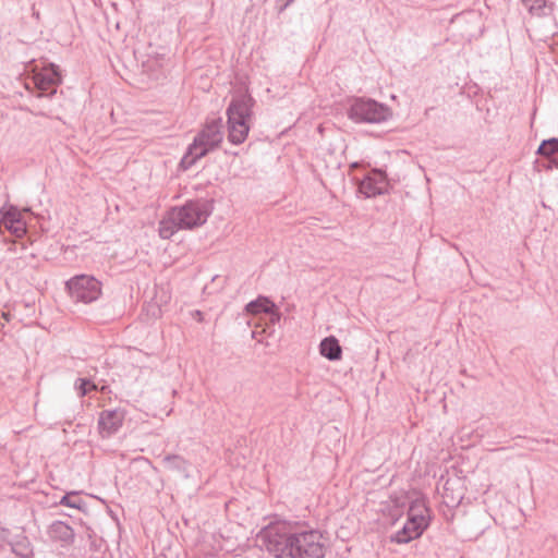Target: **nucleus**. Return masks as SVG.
Here are the masks:
<instances>
[{"label": "nucleus", "instance_id": "nucleus-1", "mask_svg": "<svg viewBox=\"0 0 558 558\" xmlns=\"http://www.w3.org/2000/svg\"><path fill=\"white\" fill-rule=\"evenodd\" d=\"M275 558H324L323 534L316 530L292 532L286 524H269L258 534Z\"/></svg>", "mask_w": 558, "mask_h": 558}, {"label": "nucleus", "instance_id": "nucleus-2", "mask_svg": "<svg viewBox=\"0 0 558 558\" xmlns=\"http://www.w3.org/2000/svg\"><path fill=\"white\" fill-rule=\"evenodd\" d=\"M222 119L220 117L207 118L204 128L194 137L187 151L181 159L183 169L191 168L198 159L214 150L222 142Z\"/></svg>", "mask_w": 558, "mask_h": 558}, {"label": "nucleus", "instance_id": "nucleus-3", "mask_svg": "<svg viewBox=\"0 0 558 558\" xmlns=\"http://www.w3.org/2000/svg\"><path fill=\"white\" fill-rule=\"evenodd\" d=\"M255 99L250 94L232 98L227 108L228 140L234 145L244 143L250 132L248 121L253 114Z\"/></svg>", "mask_w": 558, "mask_h": 558}, {"label": "nucleus", "instance_id": "nucleus-4", "mask_svg": "<svg viewBox=\"0 0 558 558\" xmlns=\"http://www.w3.org/2000/svg\"><path fill=\"white\" fill-rule=\"evenodd\" d=\"M429 509L424 498L411 501L408 510V519L402 529L390 536V542L408 544L418 538L429 525Z\"/></svg>", "mask_w": 558, "mask_h": 558}, {"label": "nucleus", "instance_id": "nucleus-5", "mask_svg": "<svg viewBox=\"0 0 558 558\" xmlns=\"http://www.w3.org/2000/svg\"><path fill=\"white\" fill-rule=\"evenodd\" d=\"M172 216L184 230H193L203 226L214 210L213 199H189L182 206L172 207Z\"/></svg>", "mask_w": 558, "mask_h": 558}, {"label": "nucleus", "instance_id": "nucleus-6", "mask_svg": "<svg viewBox=\"0 0 558 558\" xmlns=\"http://www.w3.org/2000/svg\"><path fill=\"white\" fill-rule=\"evenodd\" d=\"M391 116L387 105L371 98H356L349 109V118L357 123H380Z\"/></svg>", "mask_w": 558, "mask_h": 558}, {"label": "nucleus", "instance_id": "nucleus-7", "mask_svg": "<svg viewBox=\"0 0 558 558\" xmlns=\"http://www.w3.org/2000/svg\"><path fill=\"white\" fill-rule=\"evenodd\" d=\"M65 286L75 302L92 303L101 295V282L94 276H74L66 281Z\"/></svg>", "mask_w": 558, "mask_h": 558}, {"label": "nucleus", "instance_id": "nucleus-8", "mask_svg": "<svg viewBox=\"0 0 558 558\" xmlns=\"http://www.w3.org/2000/svg\"><path fill=\"white\" fill-rule=\"evenodd\" d=\"M33 83L39 92L38 97H52L57 93V87L62 83L59 66L54 63H48L40 71L34 73Z\"/></svg>", "mask_w": 558, "mask_h": 558}, {"label": "nucleus", "instance_id": "nucleus-9", "mask_svg": "<svg viewBox=\"0 0 558 558\" xmlns=\"http://www.w3.org/2000/svg\"><path fill=\"white\" fill-rule=\"evenodd\" d=\"M125 418V411L123 409L102 410L99 413L97 427L101 438H110L116 435Z\"/></svg>", "mask_w": 558, "mask_h": 558}, {"label": "nucleus", "instance_id": "nucleus-10", "mask_svg": "<svg viewBox=\"0 0 558 558\" xmlns=\"http://www.w3.org/2000/svg\"><path fill=\"white\" fill-rule=\"evenodd\" d=\"M388 187L386 173L381 169H374L360 182L359 192L371 198L387 193Z\"/></svg>", "mask_w": 558, "mask_h": 558}, {"label": "nucleus", "instance_id": "nucleus-11", "mask_svg": "<svg viewBox=\"0 0 558 558\" xmlns=\"http://www.w3.org/2000/svg\"><path fill=\"white\" fill-rule=\"evenodd\" d=\"M0 216V226H3L16 238H22L26 233V222L15 206L9 205L1 207Z\"/></svg>", "mask_w": 558, "mask_h": 558}, {"label": "nucleus", "instance_id": "nucleus-12", "mask_svg": "<svg viewBox=\"0 0 558 558\" xmlns=\"http://www.w3.org/2000/svg\"><path fill=\"white\" fill-rule=\"evenodd\" d=\"M536 154L547 159V165H544L546 169H551L553 167L558 169V138L551 137L549 140H544L538 146Z\"/></svg>", "mask_w": 558, "mask_h": 558}, {"label": "nucleus", "instance_id": "nucleus-13", "mask_svg": "<svg viewBox=\"0 0 558 558\" xmlns=\"http://www.w3.org/2000/svg\"><path fill=\"white\" fill-rule=\"evenodd\" d=\"M48 534L51 539L62 542L64 545L72 544L75 536L73 529L62 521L52 522L49 526Z\"/></svg>", "mask_w": 558, "mask_h": 558}, {"label": "nucleus", "instance_id": "nucleus-14", "mask_svg": "<svg viewBox=\"0 0 558 558\" xmlns=\"http://www.w3.org/2000/svg\"><path fill=\"white\" fill-rule=\"evenodd\" d=\"M163 468L170 472L181 474L184 478H189V468L191 463L180 454H166L161 459Z\"/></svg>", "mask_w": 558, "mask_h": 558}, {"label": "nucleus", "instance_id": "nucleus-15", "mask_svg": "<svg viewBox=\"0 0 558 558\" xmlns=\"http://www.w3.org/2000/svg\"><path fill=\"white\" fill-rule=\"evenodd\" d=\"M320 354L329 361H338L341 359L342 349L338 339L333 336L326 337L319 344Z\"/></svg>", "mask_w": 558, "mask_h": 558}, {"label": "nucleus", "instance_id": "nucleus-16", "mask_svg": "<svg viewBox=\"0 0 558 558\" xmlns=\"http://www.w3.org/2000/svg\"><path fill=\"white\" fill-rule=\"evenodd\" d=\"M275 303L267 296L259 295L256 300L248 302L245 305V312L250 315H258L262 313L267 314L274 311Z\"/></svg>", "mask_w": 558, "mask_h": 558}, {"label": "nucleus", "instance_id": "nucleus-17", "mask_svg": "<svg viewBox=\"0 0 558 558\" xmlns=\"http://www.w3.org/2000/svg\"><path fill=\"white\" fill-rule=\"evenodd\" d=\"M459 483H460L459 480L451 481L450 478H447L444 484L442 498H444V502L448 507L458 506L463 498L462 493L461 492L456 493L454 487H453L454 484H459Z\"/></svg>", "mask_w": 558, "mask_h": 558}, {"label": "nucleus", "instance_id": "nucleus-18", "mask_svg": "<svg viewBox=\"0 0 558 558\" xmlns=\"http://www.w3.org/2000/svg\"><path fill=\"white\" fill-rule=\"evenodd\" d=\"M181 229L177 220L172 216V209L170 208L167 213V216L159 222L158 232L160 238L168 240L170 239L177 230Z\"/></svg>", "mask_w": 558, "mask_h": 558}, {"label": "nucleus", "instance_id": "nucleus-19", "mask_svg": "<svg viewBox=\"0 0 558 558\" xmlns=\"http://www.w3.org/2000/svg\"><path fill=\"white\" fill-rule=\"evenodd\" d=\"M13 554L21 558H28L33 555L31 542L26 536H19L15 541L9 542Z\"/></svg>", "mask_w": 558, "mask_h": 558}, {"label": "nucleus", "instance_id": "nucleus-20", "mask_svg": "<svg viewBox=\"0 0 558 558\" xmlns=\"http://www.w3.org/2000/svg\"><path fill=\"white\" fill-rule=\"evenodd\" d=\"M60 505L81 510L85 502L78 496L76 492L66 493L60 500Z\"/></svg>", "mask_w": 558, "mask_h": 558}, {"label": "nucleus", "instance_id": "nucleus-21", "mask_svg": "<svg viewBox=\"0 0 558 558\" xmlns=\"http://www.w3.org/2000/svg\"><path fill=\"white\" fill-rule=\"evenodd\" d=\"M78 397L83 398L93 390H97V385L87 378H77L74 384Z\"/></svg>", "mask_w": 558, "mask_h": 558}, {"label": "nucleus", "instance_id": "nucleus-22", "mask_svg": "<svg viewBox=\"0 0 558 558\" xmlns=\"http://www.w3.org/2000/svg\"><path fill=\"white\" fill-rule=\"evenodd\" d=\"M525 9L533 15H545L546 0H521Z\"/></svg>", "mask_w": 558, "mask_h": 558}, {"label": "nucleus", "instance_id": "nucleus-23", "mask_svg": "<svg viewBox=\"0 0 558 558\" xmlns=\"http://www.w3.org/2000/svg\"><path fill=\"white\" fill-rule=\"evenodd\" d=\"M10 531L5 527H0V548L3 547L5 544L9 545Z\"/></svg>", "mask_w": 558, "mask_h": 558}, {"label": "nucleus", "instance_id": "nucleus-24", "mask_svg": "<svg viewBox=\"0 0 558 558\" xmlns=\"http://www.w3.org/2000/svg\"><path fill=\"white\" fill-rule=\"evenodd\" d=\"M267 314L270 316V323L271 324L278 323L280 320V318H281V313L278 311V307H277L276 304H275L274 311L268 312Z\"/></svg>", "mask_w": 558, "mask_h": 558}, {"label": "nucleus", "instance_id": "nucleus-25", "mask_svg": "<svg viewBox=\"0 0 558 558\" xmlns=\"http://www.w3.org/2000/svg\"><path fill=\"white\" fill-rule=\"evenodd\" d=\"M282 1H283V3L281 4V7L279 9L280 12L286 10L294 0H282Z\"/></svg>", "mask_w": 558, "mask_h": 558}, {"label": "nucleus", "instance_id": "nucleus-26", "mask_svg": "<svg viewBox=\"0 0 558 558\" xmlns=\"http://www.w3.org/2000/svg\"><path fill=\"white\" fill-rule=\"evenodd\" d=\"M2 317H3L7 322H9V320H10L11 315H10V313L2 312Z\"/></svg>", "mask_w": 558, "mask_h": 558}, {"label": "nucleus", "instance_id": "nucleus-27", "mask_svg": "<svg viewBox=\"0 0 558 558\" xmlns=\"http://www.w3.org/2000/svg\"><path fill=\"white\" fill-rule=\"evenodd\" d=\"M156 558H167L165 555H159Z\"/></svg>", "mask_w": 558, "mask_h": 558}, {"label": "nucleus", "instance_id": "nucleus-28", "mask_svg": "<svg viewBox=\"0 0 558 558\" xmlns=\"http://www.w3.org/2000/svg\"><path fill=\"white\" fill-rule=\"evenodd\" d=\"M196 313H197V317H201V315H202L201 311H197Z\"/></svg>", "mask_w": 558, "mask_h": 558}, {"label": "nucleus", "instance_id": "nucleus-29", "mask_svg": "<svg viewBox=\"0 0 558 558\" xmlns=\"http://www.w3.org/2000/svg\"><path fill=\"white\" fill-rule=\"evenodd\" d=\"M196 313H197V317H201V315H202L201 311H197Z\"/></svg>", "mask_w": 558, "mask_h": 558}]
</instances>
